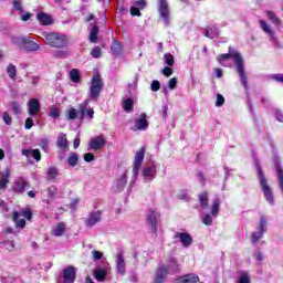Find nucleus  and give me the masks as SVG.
Masks as SVG:
<instances>
[{
  "mask_svg": "<svg viewBox=\"0 0 283 283\" xmlns=\"http://www.w3.org/2000/svg\"><path fill=\"white\" fill-rule=\"evenodd\" d=\"M229 59L233 60L235 70L240 76L241 85H243L245 92H249V77H247V72L244 71V59L240 52L234 51L233 46L228 48V53L220 54L217 59L218 63H222V61H229Z\"/></svg>",
  "mask_w": 283,
  "mask_h": 283,
  "instance_id": "f257e3e1",
  "label": "nucleus"
},
{
  "mask_svg": "<svg viewBox=\"0 0 283 283\" xmlns=\"http://www.w3.org/2000/svg\"><path fill=\"white\" fill-rule=\"evenodd\" d=\"M42 41L49 48H54L55 50H67L70 46V39L66 34L60 32H42Z\"/></svg>",
  "mask_w": 283,
  "mask_h": 283,
  "instance_id": "f03ea898",
  "label": "nucleus"
},
{
  "mask_svg": "<svg viewBox=\"0 0 283 283\" xmlns=\"http://www.w3.org/2000/svg\"><path fill=\"white\" fill-rule=\"evenodd\" d=\"M256 178L260 182V187L263 191V196L265 200L273 205L274 198H273V190L271 189V186H269V181L266 180V176L264 175V170H262L261 166L256 167Z\"/></svg>",
  "mask_w": 283,
  "mask_h": 283,
  "instance_id": "7ed1b4c3",
  "label": "nucleus"
},
{
  "mask_svg": "<svg viewBox=\"0 0 283 283\" xmlns=\"http://www.w3.org/2000/svg\"><path fill=\"white\" fill-rule=\"evenodd\" d=\"M11 42L13 45H17V48H22V50L27 52H39V50H41V46L32 41L30 36H14Z\"/></svg>",
  "mask_w": 283,
  "mask_h": 283,
  "instance_id": "20e7f679",
  "label": "nucleus"
},
{
  "mask_svg": "<svg viewBox=\"0 0 283 283\" xmlns=\"http://www.w3.org/2000/svg\"><path fill=\"white\" fill-rule=\"evenodd\" d=\"M103 92V77L101 74H95L92 77L88 96L91 101H98L101 93Z\"/></svg>",
  "mask_w": 283,
  "mask_h": 283,
  "instance_id": "39448f33",
  "label": "nucleus"
},
{
  "mask_svg": "<svg viewBox=\"0 0 283 283\" xmlns=\"http://www.w3.org/2000/svg\"><path fill=\"white\" fill-rule=\"evenodd\" d=\"M158 218H160V212H156V210L150 208L146 216V224L150 227L154 235H158Z\"/></svg>",
  "mask_w": 283,
  "mask_h": 283,
  "instance_id": "423d86ee",
  "label": "nucleus"
},
{
  "mask_svg": "<svg viewBox=\"0 0 283 283\" xmlns=\"http://www.w3.org/2000/svg\"><path fill=\"white\" fill-rule=\"evenodd\" d=\"M85 21H86V23H90V25L92 28L90 35H88L91 43H97L98 42V32H101V30L98 29V24L96 23V17H94V14L91 13V14H88L87 18H85Z\"/></svg>",
  "mask_w": 283,
  "mask_h": 283,
  "instance_id": "0eeeda50",
  "label": "nucleus"
},
{
  "mask_svg": "<svg viewBox=\"0 0 283 283\" xmlns=\"http://www.w3.org/2000/svg\"><path fill=\"white\" fill-rule=\"evenodd\" d=\"M63 283L76 282V268L69 265L62 272Z\"/></svg>",
  "mask_w": 283,
  "mask_h": 283,
  "instance_id": "6e6552de",
  "label": "nucleus"
},
{
  "mask_svg": "<svg viewBox=\"0 0 283 283\" xmlns=\"http://www.w3.org/2000/svg\"><path fill=\"white\" fill-rule=\"evenodd\" d=\"M102 218H103V212L101 210L92 211L90 212L88 217L85 220V226L92 228L98 224Z\"/></svg>",
  "mask_w": 283,
  "mask_h": 283,
  "instance_id": "1a4fd4ad",
  "label": "nucleus"
},
{
  "mask_svg": "<svg viewBox=\"0 0 283 283\" xmlns=\"http://www.w3.org/2000/svg\"><path fill=\"white\" fill-rule=\"evenodd\" d=\"M158 11L165 23L169 24V3L167 0H158Z\"/></svg>",
  "mask_w": 283,
  "mask_h": 283,
  "instance_id": "9d476101",
  "label": "nucleus"
},
{
  "mask_svg": "<svg viewBox=\"0 0 283 283\" xmlns=\"http://www.w3.org/2000/svg\"><path fill=\"white\" fill-rule=\"evenodd\" d=\"M144 160H145V147H142L135 154V160H134V167H133L134 174H138V171H140V167H143Z\"/></svg>",
  "mask_w": 283,
  "mask_h": 283,
  "instance_id": "9b49d317",
  "label": "nucleus"
},
{
  "mask_svg": "<svg viewBox=\"0 0 283 283\" xmlns=\"http://www.w3.org/2000/svg\"><path fill=\"white\" fill-rule=\"evenodd\" d=\"M55 147L57 149H62L63 151H70V142L67 140V134L65 133L57 134Z\"/></svg>",
  "mask_w": 283,
  "mask_h": 283,
  "instance_id": "f8f14e48",
  "label": "nucleus"
},
{
  "mask_svg": "<svg viewBox=\"0 0 283 283\" xmlns=\"http://www.w3.org/2000/svg\"><path fill=\"white\" fill-rule=\"evenodd\" d=\"M88 145L91 149L98 151V149H103V147L107 145V140L103 136L98 135L91 139Z\"/></svg>",
  "mask_w": 283,
  "mask_h": 283,
  "instance_id": "ddd939ff",
  "label": "nucleus"
},
{
  "mask_svg": "<svg viewBox=\"0 0 283 283\" xmlns=\"http://www.w3.org/2000/svg\"><path fill=\"white\" fill-rule=\"evenodd\" d=\"M167 275H169V270L167 269V265L159 266L156 270L154 283H165V280H167Z\"/></svg>",
  "mask_w": 283,
  "mask_h": 283,
  "instance_id": "4468645a",
  "label": "nucleus"
},
{
  "mask_svg": "<svg viewBox=\"0 0 283 283\" xmlns=\"http://www.w3.org/2000/svg\"><path fill=\"white\" fill-rule=\"evenodd\" d=\"M90 105V99H85L82 104L78 105L81 118H85V114L88 116V118H94V108L87 109Z\"/></svg>",
  "mask_w": 283,
  "mask_h": 283,
  "instance_id": "2eb2a0df",
  "label": "nucleus"
},
{
  "mask_svg": "<svg viewBox=\"0 0 283 283\" xmlns=\"http://www.w3.org/2000/svg\"><path fill=\"white\" fill-rule=\"evenodd\" d=\"M175 238H179V242H181L182 247H185L186 249L191 247V244L193 243V238L187 232H177L175 234Z\"/></svg>",
  "mask_w": 283,
  "mask_h": 283,
  "instance_id": "dca6fc26",
  "label": "nucleus"
},
{
  "mask_svg": "<svg viewBox=\"0 0 283 283\" xmlns=\"http://www.w3.org/2000/svg\"><path fill=\"white\" fill-rule=\"evenodd\" d=\"M41 112V103L36 98H32L28 103V114L29 116H36Z\"/></svg>",
  "mask_w": 283,
  "mask_h": 283,
  "instance_id": "f3484780",
  "label": "nucleus"
},
{
  "mask_svg": "<svg viewBox=\"0 0 283 283\" xmlns=\"http://www.w3.org/2000/svg\"><path fill=\"white\" fill-rule=\"evenodd\" d=\"M200 277L196 273L185 274L176 279V283H198Z\"/></svg>",
  "mask_w": 283,
  "mask_h": 283,
  "instance_id": "a211bd4d",
  "label": "nucleus"
},
{
  "mask_svg": "<svg viewBox=\"0 0 283 283\" xmlns=\"http://www.w3.org/2000/svg\"><path fill=\"white\" fill-rule=\"evenodd\" d=\"M135 126L138 132H145L149 127V122H147V114L142 113L139 118L135 120Z\"/></svg>",
  "mask_w": 283,
  "mask_h": 283,
  "instance_id": "6ab92c4d",
  "label": "nucleus"
},
{
  "mask_svg": "<svg viewBox=\"0 0 283 283\" xmlns=\"http://www.w3.org/2000/svg\"><path fill=\"white\" fill-rule=\"evenodd\" d=\"M66 229L67 224H65V222H60L52 229V235L55 238H63V235H65Z\"/></svg>",
  "mask_w": 283,
  "mask_h": 283,
  "instance_id": "aec40b11",
  "label": "nucleus"
},
{
  "mask_svg": "<svg viewBox=\"0 0 283 283\" xmlns=\"http://www.w3.org/2000/svg\"><path fill=\"white\" fill-rule=\"evenodd\" d=\"M36 19L41 25H52L53 23L52 15L46 14L43 11L36 13Z\"/></svg>",
  "mask_w": 283,
  "mask_h": 283,
  "instance_id": "412c9836",
  "label": "nucleus"
},
{
  "mask_svg": "<svg viewBox=\"0 0 283 283\" xmlns=\"http://www.w3.org/2000/svg\"><path fill=\"white\" fill-rule=\"evenodd\" d=\"M274 167H275L276 176L279 178V187L283 193V167H282V164H280V160L276 159L274 161Z\"/></svg>",
  "mask_w": 283,
  "mask_h": 283,
  "instance_id": "4be33fe9",
  "label": "nucleus"
},
{
  "mask_svg": "<svg viewBox=\"0 0 283 283\" xmlns=\"http://www.w3.org/2000/svg\"><path fill=\"white\" fill-rule=\"evenodd\" d=\"M143 176L144 178L154 180V178H156V166L155 165L146 166L143 170Z\"/></svg>",
  "mask_w": 283,
  "mask_h": 283,
  "instance_id": "5701e85b",
  "label": "nucleus"
},
{
  "mask_svg": "<svg viewBox=\"0 0 283 283\" xmlns=\"http://www.w3.org/2000/svg\"><path fill=\"white\" fill-rule=\"evenodd\" d=\"M116 269L117 273H119L120 275H125V256L123 255V253L117 254Z\"/></svg>",
  "mask_w": 283,
  "mask_h": 283,
  "instance_id": "b1692460",
  "label": "nucleus"
},
{
  "mask_svg": "<svg viewBox=\"0 0 283 283\" xmlns=\"http://www.w3.org/2000/svg\"><path fill=\"white\" fill-rule=\"evenodd\" d=\"M111 51L114 56H120V54H123V42L114 40L111 45Z\"/></svg>",
  "mask_w": 283,
  "mask_h": 283,
  "instance_id": "393cba45",
  "label": "nucleus"
},
{
  "mask_svg": "<svg viewBox=\"0 0 283 283\" xmlns=\"http://www.w3.org/2000/svg\"><path fill=\"white\" fill-rule=\"evenodd\" d=\"M198 201L201 209H207L209 207V192L202 191L198 195Z\"/></svg>",
  "mask_w": 283,
  "mask_h": 283,
  "instance_id": "a878e982",
  "label": "nucleus"
},
{
  "mask_svg": "<svg viewBox=\"0 0 283 283\" xmlns=\"http://www.w3.org/2000/svg\"><path fill=\"white\" fill-rule=\"evenodd\" d=\"M94 277L97 280V282H105L107 277V270L105 269H96L94 271Z\"/></svg>",
  "mask_w": 283,
  "mask_h": 283,
  "instance_id": "bb28decb",
  "label": "nucleus"
},
{
  "mask_svg": "<svg viewBox=\"0 0 283 283\" xmlns=\"http://www.w3.org/2000/svg\"><path fill=\"white\" fill-rule=\"evenodd\" d=\"M59 176V168L57 167H49L46 171V180L52 181L56 180V177Z\"/></svg>",
  "mask_w": 283,
  "mask_h": 283,
  "instance_id": "cd10ccee",
  "label": "nucleus"
},
{
  "mask_svg": "<svg viewBox=\"0 0 283 283\" xmlns=\"http://www.w3.org/2000/svg\"><path fill=\"white\" fill-rule=\"evenodd\" d=\"M127 174L128 171L125 170L122 177L117 179V191H123V189H125L127 186Z\"/></svg>",
  "mask_w": 283,
  "mask_h": 283,
  "instance_id": "c85d7f7f",
  "label": "nucleus"
},
{
  "mask_svg": "<svg viewBox=\"0 0 283 283\" xmlns=\"http://www.w3.org/2000/svg\"><path fill=\"white\" fill-rule=\"evenodd\" d=\"M19 216H21L19 212L13 211L12 213V220L15 222V227H20V229H25V219H20Z\"/></svg>",
  "mask_w": 283,
  "mask_h": 283,
  "instance_id": "c756f323",
  "label": "nucleus"
},
{
  "mask_svg": "<svg viewBox=\"0 0 283 283\" xmlns=\"http://www.w3.org/2000/svg\"><path fill=\"white\" fill-rule=\"evenodd\" d=\"M8 182H10V169L7 168L4 174L2 175V179L0 180V189H6L8 187Z\"/></svg>",
  "mask_w": 283,
  "mask_h": 283,
  "instance_id": "7c9ffc66",
  "label": "nucleus"
},
{
  "mask_svg": "<svg viewBox=\"0 0 283 283\" xmlns=\"http://www.w3.org/2000/svg\"><path fill=\"white\" fill-rule=\"evenodd\" d=\"M69 167H76L78 165V154L71 153L66 159Z\"/></svg>",
  "mask_w": 283,
  "mask_h": 283,
  "instance_id": "2f4dec72",
  "label": "nucleus"
},
{
  "mask_svg": "<svg viewBox=\"0 0 283 283\" xmlns=\"http://www.w3.org/2000/svg\"><path fill=\"white\" fill-rule=\"evenodd\" d=\"M168 269H170V273H180V264H178L176 259L169 260Z\"/></svg>",
  "mask_w": 283,
  "mask_h": 283,
  "instance_id": "473e14b6",
  "label": "nucleus"
},
{
  "mask_svg": "<svg viewBox=\"0 0 283 283\" xmlns=\"http://www.w3.org/2000/svg\"><path fill=\"white\" fill-rule=\"evenodd\" d=\"M211 216L218 218V213H220V199H214L211 206Z\"/></svg>",
  "mask_w": 283,
  "mask_h": 283,
  "instance_id": "72a5a7b5",
  "label": "nucleus"
},
{
  "mask_svg": "<svg viewBox=\"0 0 283 283\" xmlns=\"http://www.w3.org/2000/svg\"><path fill=\"white\" fill-rule=\"evenodd\" d=\"M266 231H269V226H268V222H266V218H264V216H261L260 217V223H259V232L260 233H266Z\"/></svg>",
  "mask_w": 283,
  "mask_h": 283,
  "instance_id": "f704fd0d",
  "label": "nucleus"
},
{
  "mask_svg": "<svg viewBox=\"0 0 283 283\" xmlns=\"http://www.w3.org/2000/svg\"><path fill=\"white\" fill-rule=\"evenodd\" d=\"M55 59H67L70 56V49H61L55 51L54 53Z\"/></svg>",
  "mask_w": 283,
  "mask_h": 283,
  "instance_id": "c9c22d12",
  "label": "nucleus"
},
{
  "mask_svg": "<svg viewBox=\"0 0 283 283\" xmlns=\"http://www.w3.org/2000/svg\"><path fill=\"white\" fill-rule=\"evenodd\" d=\"M27 187H28V181H25V179H22L21 182L15 184L14 191L15 193H23Z\"/></svg>",
  "mask_w": 283,
  "mask_h": 283,
  "instance_id": "e433bc0d",
  "label": "nucleus"
},
{
  "mask_svg": "<svg viewBox=\"0 0 283 283\" xmlns=\"http://www.w3.org/2000/svg\"><path fill=\"white\" fill-rule=\"evenodd\" d=\"M266 14H268L269 21L274 23V25H280V23H282V20L280 18H277V15H275V12L266 11Z\"/></svg>",
  "mask_w": 283,
  "mask_h": 283,
  "instance_id": "4c0bfd02",
  "label": "nucleus"
},
{
  "mask_svg": "<svg viewBox=\"0 0 283 283\" xmlns=\"http://www.w3.org/2000/svg\"><path fill=\"white\" fill-rule=\"evenodd\" d=\"M264 238V234L262 232H252L250 235V240L252 244H258L262 239Z\"/></svg>",
  "mask_w": 283,
  "mask_h": 283,
  "instance_id": "58836bf2",
  "label": "nucleus"
},
{
  "mask_svg": "<svg viewBox=\"0 0 283 283\" xmlns=\"http://www.w3.org/2000/svg\"><path fill=\"white\" fill-rule=\"evenodd\" d=\"M259 23L265 34H269V36H273V30H271V27H269V24H266V21L260 20Z\"/></svg>",
  "mask_w": 283,
  "mask_h": 283,
  "instance_id": "ea45409f",
  "label": "nucleus"
},
{
  "mask_svg": "<svg viewBox=\"0 0 283 283\" xmlns=\"http://www.w3.org/2000/svg\"><path fill=\"white\" fill-rule=\"evenodd\" d=\"M7 74L9 76V78H17V66H14V64H9L7 66Z\"/></svg>",
  "mask_w": 283,
  "mask_h": 283,
  "instance_id": "a19ab883",
  "label": "nucleus"
},
{
  "mask_svg": "<svg viewBox=\"0 0 283 283\" xmlns=\"http://www.w3.org/2000/svg\"><path fill=\"white\" fill-rule=\"evenodd\" d=\"M134 108V99L132 98H126L123 103V109L125 112H132V109Z\"/></svg>",
  "mask_w": 283,
  "mask_h": 283,
  "instance_id": "79ce46f5",
  "label": "nucleus"
},
{
  "mask_svg": "<svg viewBox=\"0 0 283 283\" xmlns=\"http://www.w3.org/2000/svg\"><path fill=\"white\" fill-rule=\"evenodd\" d=\"M70 76H71L72 83H78L81 81V74L76 69L71 70Z\"/></svg>",
  "mask_w": 283,
  "mask_h": 283,
  "instance_id": "37998d69",
  "label": "nucleus"
},
{
  "mask_svg": "<svg viewBox=\"0 0 283 283\" xmlns=\"http://www.w3.org/2000/svg\"><path fill=\"white\" fill-rule=\"evenodd\" d=\"M164 59L166 65H168L169 67H174V63H176V61L174 60V55L171 53H166L164 55Z\"/></svg>",
  "mask_w": 283,
  "mask_h": 283,
  "instance_id": "c03bdc74",
  "label": "nucleus"
},
{
  "mask_svg": "<svg viewBox=\"0 0 283 283\" xmlns=\"http://www.w3.org/2000/svg\"><path fill=\"white\" fill-rule=\"evenodd\" d=\"M205 36L208 39H216L218 36V28L213 27L209 30L206 31Z\"/></svg>",
  "mask_w": 283,
  "mask_h": 283,
  "instance_id": "a18cd8bd",
  "label": "nucleus"
},
{
  "mask_svg": "<svg viewBox=\"0 0 283 283\" xmlns=\"http://www.w3.org/2000/svg\"><path fill=\"white\" fill-rule=\"evenodd\" d=\"M67 118L69 120H76L78 118V111L76 108H70L67 111Z\"/></svg>",
  "mask_w": 283,
  "mask_h": 283,
  "instance_id": "49530a36",
  "label": "nucleus"
},
{
  "mask_svg": "<svg viewBox=\"0 0 283 283\" xmlns=\"http://www.w3.org/2000/svg\"><path fill=\"white\" fill-rule=\"evenodd\" d=\"M11 107L15 116H18V114H21V104H19V102H12Z\"/></svg>",
  "mask_w": 283,
  "mask_h": 283,
  "instance_id": "de8ad7c7",
  "label": "nucleus"
},
{
  "mask_svg": "<svg viewBox=\"0 0 283 283\" xmlns=\"http://www.w3.org/2000/svg\"><path fill=\"white\" fill-rule=\"evenodd\" d=\"M201 220L202 223L206 224V227H211L213 224V219L211 218V214H205Z\"/></svg>",
  "mask_w": 283,
  "mask_h": 283,
  "instance_id": "09e8293b",
  "label": "nucleus"
},
{
  "mask_svg": "<svg viewBox=\"0 0 283 283\" xmlns=\"http://www.w3.org/2000/svg\"><path fill=\"white\" fill-rule=\"evenodd\" d=\"M56 193H59V188H56V186H50L48 188V195L51 198H56Z\"/></svg>",
  "mask_w": 283,
  "mask_h": 283,
  "instance_id": "8fccbe9b",
  "label": "nucleus"
},
{
  "mask_svg": "<svg viewBox=\"0 0 283 283\" xmlns=\"http://www.w3.org/2000/svg\"><path fill=\"white\" fill-rule=\"evenodd\" d=\"M49 116H51V118H59L61 116V111L56 107H52L49 111Z\"/></svg>",
  "mask_w": 283,
  "mask_h": 283,
  "instance_id": "3c124183",
  "label": "nucleus"
},
{
  "mask_svg": "<svg viewBox=\"0 0 283 283\" xmlns=\"http://www.w3.org/2000/svg\"><path fill=\"white\" fill-rule=\"evenodd\" d=\"M91 54L93 59H101V54H102L101 46L93 48V51Z\"/></svg>",
  "mask_w": 283,
  "mask_h": 283,
  "instance_id": "603ef678",
  "label": "nucleus"
},
{
  "mask_svg": "<svg viewBox=\"0 0 283 283\" xmlns=\"http://www.w3.org/2000/svg\"><path fill=\"white\" fill-rule=\"evenodd\" d=\"M2 120L6 123V125H12V117L8 112L2 114Z\"/></svg>",
  "mask_w": 283,
  "mask_h": 283,
  "instance_id": "864d4df0",
  "label": "nucleus"
},
{
  "mask_svg": "<svg viewBox=\"0 0 283 283\" xmlns=\"http://www.w3.org/2000/svg\"><path fill=\"white\" fill-rule=\"evenodd\" d=\"M161 74H164V76L169 78V76H171V74H174V69H171L170 66H166L163 69Z\"/></svg>",
  "mask_w": 283,
  "mask_h": 283,
  "instance_id": "5fc2aeb1",
  "label": "nucleus"
},
{
  "mask_svg": "<svg viewBox=\"0 0 283 283\" xmlns=\"http://www.w3.org/2000/svg\"><path fill=\"white\" fill-rule=\"evenodd\" d=\"M32 127H34V119H32V117H28L24 122V128L32 129Z\"/></svg>",
  "mask_w": 283,
  "mask_h": 283,
  "instance_id": "6e6d98bb",
  "label": "nucleus"
},
{
  "mask_svg": "<svg viewBox=\"0 0 283 283\" xmlns=\"http://www.w3.org/2000/svg\"><path fill=\"white\" fill-rule=\"evenodd\" d=\"M31 156L32 158H34V160H36V163H39V160H41V150L39 149L31 150Z\"/></svg>",
  "mask_w": 283,
  "mask_h": 283,
  "instance_id": "4d7b16f0",
  "label": "nucleus"
},
{
  "mask_svg": "<svg viewBox=\"0 0 283 283\" xmlns=\"http://www.w3.org/2000/svg\"><path fill=\"white\" fill-rule=\"evenodd\" d=\"M151 92H158L160 90V82L158 80H155L150 84Z\"/></svg>",
  "mask_w": 283,
  "mask_h": 283,
  "instance_id": "13d9d810",
  "label": "nucleus"
},
{
  "mask_svg": "<svg viewBox=\"0 0 283 283\" xmlns=\"http://www.w3.org/2000/svg\"><path fill=\"white\" fill-rule=\"evenodd\" d=\"M13 8L14 10H18V12H23V4L21 3V0H13Z\"/></svg>",
  "mask_w": 283,
  "mask_h": 283,
  "instance_id": "bf43d9fd",
  "label": "nucleus"
},
{
  "mask_svg": "<svg viewBox=\"0 0 283 283\" xmlns=\"http://www.w3.org/2000/svg\"><path fill=\"white\" fill-rule=\"evenodd\" d=\"M178 85V80L176 77H171L168 82L169 90H176Z\"/></svg>",
  "mask_w": 283,
  "mask_h": 283,
  "instance_id": "052dcab7",
  "label": "nucleus"
},
{
  "mask_svg": "<svg viewBox=\"0 0 283 283\" xmlns=\"http://www.w3.org/2000/svg\"><path fill=\"white\" fill-rule=\"evenodd\" d=\"M224 103V96L222 94H217L216 107H222Z\"/></svg>",
  "mask_w": 283,
  "mask_h": 283,
  "instance_id": "680f3d73",
  "label": "nucleus"
},
{
  "mask_svg": "<svg viewBox=\"0 0 283 283\" xmlns=\"http://www.w3.org/2000/svg\"><path fill=\"white\" fill-rule=\"evenodd\" d=\"M93 260H103V252L98 250L92 251Z\"/></svg>",
  "mask_w": 283,
  "mask_h": 283,
  "instance_id": "e2e57ef3",
  "label": "nucleus"
},
{
  "mask_svg": "<svg viewBox=\"0 0 283 283\" xmlns=\"http://www.w3.org/2000/svg\"><path fill=\"white\" fill-rule=\"evenodd\" d=\"M95 159H96V157L94 156V154H92V153L84 154L85 163H92V160H95Z\"/></svg>",
  "mask_w": 283,
  "mask_h": 283,
  "instance_id": "0e129e2a",
  "label": "nucleus"
},
{
  "mask_svg": "<svg viewBox=\"0 0 283 283\" xmlns=\"http://www.w3.org/2000/svg\"><path fill=\"white\" fill-rule=\"evenodd\" d=\"M23 216H24L25 219L32 220V216H33L32 209H31V208H27V209L23 211Z\"/></svg>",
  "mask_w": 283,
  "mask_h": 283,
  "instance_id": "69168bd1",
  "label": "nucleus"
},
{
  "mask_svg": "<svg viewBox=\"0 0 283 283\" xmlns=\"http://www.w3.org/2000/svg\"><path fill=\"white\" fill-rule=\"evenodd\" d=\"M130 14L132 17H140V9L138 7H132Z\"/></svg>",
  "mask_w": 283,
  "mask_h": 283,
  "instance_id": "338daca9",
  "label": "nucleus"
},
{
  "mask_svg": "<svg viewBox=\"0 0 283 283\" xmlns=\"http://www.w3.org/2000/svg\"><path fill=\"white\" fill-rule=\"evenodd\" d=\"M271 41L274 43L275 48H279V49L283 48V43H281L280 40H277V38L272 35Z\"/></svg>",
  "mask_w": 283,
  "mask_h": 283,
  "instance_id": "774afa93",
  "label": "nucleus"
}]
</instances>
